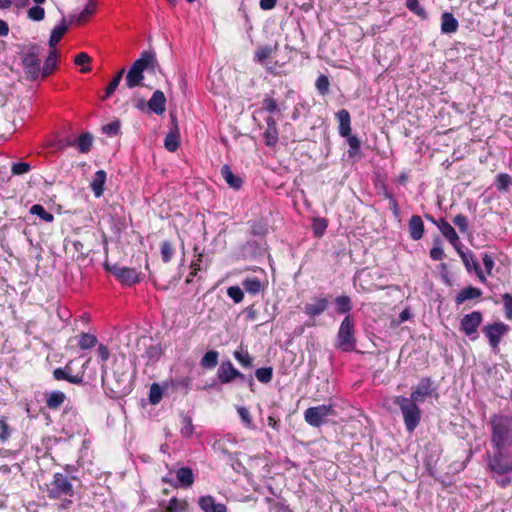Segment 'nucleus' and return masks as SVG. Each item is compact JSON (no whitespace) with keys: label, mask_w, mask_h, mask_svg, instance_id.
<instances>
[{"label":"nucleus","mask_w":512,"mask_h":512,"mask_svg":"<svg viewBox=\"0 0 512 512\" xmlns=\"http://www.w3.org/2000/svg\"><path fill=\"white\" fill-rule=\"evenodd\" d=\"M491 441L497 449L512 445V416L495 415L490 421Z\"/></svg>","instance_id":"nucleus-1"},{"label":"nucleus","mask_w":512,"mask_h":512,"mask_svg":"<svg viewBox=\"0 0 512 512\" xmlns=\"http://www.w3.org/2000/svg\"><path fill=\"white\" fill-rule=\"evenodd\" d=\"M155 55L149 51H143L140 58H138L130 67L125 78V84L129 89H133L142 84L144 80V70L149 66H153Z\"/></svg>","instance_id":"nucleus-2"},{"label":"nucleus","mask_w":512,"mask_h":512,"mask_svg":"<svg viewBox=\"0 0 512 512\" xmlns=\"http://www.w3.org/2000/svg\"><path fill=\"white\" fill-rule=\"evenodd\" d=\"M394 403L401 410L407 431L413 432L421 420V410L418 404L404 396H396Z\"/></svg>","instance_id":"nucleus-3"},{"label":"nucleus","mask_w":512,"mask_h":512,"mask_svg":"<svg viewBox=\"0 0 512 512\" xmlns=\"http://www.w3.org/2000/svg\"><path fill=\"white\" fill-rule=\"evenodd\" d=\"M47 494L51 499L71 497L74 494L73 485L66 475L55 473L53 480L47 484Z\"/></svg>","instance_id":"nucleus-4"},{"label":"nucleus","mask_w":512,"mask_h":512,"mask_svg":"<svg viewBox=\"0 0 512 512\" xmlns=\"http://www.w3.org/2000/svg\"><path fill=\"white\" fill-rule=\"evenodd\" d=\"M41 50L40 46L33 44L23 53L22 64L26 76L30 80H36L41 73L39 58Z\"/></svg>","instance_id":"nucleus-5"},{"label":"nucleus","mask_w":512,"mask_h":512,"mask_svg":"<svg viewBox=\"0 0 512 512\" xmlns=\"http://www.w3.org/2000/svg\"><path fill=\"white\" fill-rule=\"evenodd\" d=\"M356 339L354 337V321L350 315H347L338 330L337 347L343 351H352L355 348Z\"/></svg>","instance_id":"nucleus-6"},{"label":"nucleus","mask_w":512,"mask_h":512,"mask_svg":"<svg viewBox=\"0 0 512 512\" xmlns=\"http://www.w3.org/2000/svg\"><path fill=\"white\" fill-rule=\"evenodd\" d=\"M217 377L222 384H227L235 379H239L241 382H247L251 387L254 383L252 376L247 378L243 373L238 371L231 361L222 362L217 370Z\"/></svg>","instance_id":"nucleus-7"},{"label":"nucleus","mask_w":512,"mask_h":512,"mask_svg":"<svg viewBox=\"0 0 512 512\" xmlns=\"http://www.w3.org/2000/svg\"><path fill=\"white\" fill-rule=\"evenodd\" d=\"M489 467L494 474L502 475L512 472V454L503 452L502 449L494 452L489 460Z\"/></svg>","instance_id":"nucleus-8"},{"label":"nucleus","mask_w":512,"mask_h":512,"mask_svg":"<svg viewBox=\"0 0 512 512\" xmlns=\"http://www.w3.org/2000/svg\"><path fill=\"white\" fill-rule=\"evenodd\" d=\"M334 411L331 405H319L315 407H310L305 410L304 412V418L305 421L313 426V427H320L325 419L333 415Z\"/></svg>","instance_id":"nucleus-9"},{"label":"nucleus","mask_w":512,"mask_h":512,"mask_svg":"<svg viewBox=\"0 0 512 512\" xmlns=\"http://www.w3.org/2000/svg\"><path fill=\"white\" fill-rule=\"evenodd\" d=\"M483 321L482 313L473 311L463 316L460 321V330L472 340L478 338V327Z\"/></svg>","instance_id":"nucleus-10"},{"label":"nucleus","mask_w":512,"mask_h":512,"mask_svg":"<svg viewBox=\"0 0 512 512\" xmlns=\"http://www.w3.org/2000/svg\"><path fill=\"white\" fill-rule=\"evenodd\" d=\"M105 267L123 285L131 286L140 281L139 273L134 268L119 266V265L109 266L107 264L105 265Z\"/></svg>","instance_id":"nucleus-11"},{"label":"nucleus","mask_w":512,"mask_h":512,"mask_svg":"<svg viewBox=\"0 0 512 512\" xmlns=\"http://www.w3.org/2000/svg\"><path fill=\"white\" fill-rule=\"evenodd\" d=\"M437 397L438 394L436 392V388L433 387L432 380L429 377L422 378L418 385L413 389L410 397L408 399L413 402L419 404L423 403L427 397Z\"/></svg>","instance_id":"nucleus-12"},{"label":"nucleus","mask_w":512,"mask_h":512,"mask_svg":"<svg viewBox=\"0 0 512 512\" xmlns=\"http://www.w3.org/2000/svg\"><path fill=\"white\" fill-rule=\"evenodd\" d=\"M90 362V359H88L82 366V372L73 375L72 374V367L71 363L69 362L64 368H56L53 371V376L56 380H66L72 384H81L84 380V372L87 368L88 364Z\"/></svg>","instance_id":"nucleus-13"},{"label":"nucleus","mask_w":512,"mask_h":512,"mask_svg":"<svg viewBox=\"0 0 512 512\" xmlns=\"http://www.w3.org/2000/svg\"><path fill=\"white\" fill-rule=\"evenodd\" d=\"M509 328L502 322H496L493 324L486 325L483 329L486 337L489 340V344L493 349H496L501 341L503 335L508 332Z\"/></svg>","instance_id":"nucleus-14"},{"label":"nucleus","mask_w":512,"mask_h":512,"mask_svg":"<svg viewBox=\"0 0 512 512\" xmlns=\"http://www.w3.org/2000/svg\"><path fill=\"white\" fill-rule=\"evenodd\" d=\"M427 218L437 226L442 235L451 243L455 249H458L461 246L459 236L449 222H447L445 219H439L436 221L433 217Z\"/></svg>","instance_id":"nucleus-15"},{"label":"nucleus","mask_w":512,"mask_h":512,"mask_svg":"<svg viewBox=\"0 0 512 512\" xmlns=\"http://www.w3.org/2000/svg\"><path fill=\"white\" fill-rule=\"evenodd\" d=\"M148 107L157 115H161L166 109V97L160 90H156L150 100L148 101Z\"/></svg>","instance_id":"nucleus-16"},{"label":"nucleus","mask_w":512,"mask_h":512,"mask_svg":"<svg viewBox=\"0 0 512 512\" xmlns=\"http://www.w3.org/2000/svg\"><path fill=\"white\" fill-rule=\"evenodd\" d=\"M328 304L326 298H317L305 305L304 312L311 317H315L322 314L328 308Z\"/></svg>","instance_id":"nucleus-17"},{"label":"nucleus","mask_w":512,"mask_h":512,"mask_svg":"<svg viewBox=\"0 0 512 512\" xmlns=\"http://www.w3.org/2000/svg\"><path fill=\"white\" fill-rule=\"evenodd\" d=\"M410 237L417 241L423 237L424 234V223L420 216L413 215L408 223Z\"/></svg>","instance_id":"nucleus-18"},{"label":"nucleus","mask_w":512,"mask_h":512,"mask_svg":"<svg viewBox=\"0 0 512 512\" xmlns=\"http://www.w3.org/2000/svg\"><path fill=\"white\" fill-rule=\"evenodd\" d=\"M459 27L458 20L450 12H444L441 15V32L443 34H453Z\"/></svg>","instance_id":"nucleus-19"},{"label":"nucleus","mask_w":512,"mask_h":512,"mask_svg":"<svg viewBox=\"0 0 512 512\" xmlns=\"http://www.w3.org/2000/svg\"><path fill=\"white\" fill-rule=\"evenodd\" d=\"M199 506L204 512H226V506L217 503L212 496H202L199 499Z\"/></svg>","instance_id":"nucleus-20"},{"label":"nucleus","mask_w":512,"mask_h":512,"mask_svg":"<svg viewBox=\"0 0 512 512\" xmlns=\"http://www.w3.org/2000/svg\"><path fill=\"white\" fill-rule=\"evenodd\" d=\"M336 117L339 121V134L349 136L351 134V117L350 113L346 109H342L336 113Z\"/></svg>","instance_id":"nucleus-21"},{"label":"nucleus","mask_w":512,"mask_h":512,"mask_svg":"<svg viewBox=\"0 0 512 512\" xmlns=\"http://www.w3.org/2000/svg\"><path fill=\"white\" fill-rule=\"evenodd\" d=\"M221 175H222L223 179L226 181V183L231 188H233L235 190H238L241 188L243 181L239 176L235 175L232 172L230 166L223 165L221 167Z\"/></svg>","instance_id":"nucleus-22"},{"label":"nucleus","mask_w":512,"mask_h":512,"mask_svg":"<svg viewBox=\"0 0 512 512\" xmlns=\"http://www.w3.org/2000/svg\"><path fill=\"white\" fill-rule=\"evenodd\" d=\"M482 295V291L479 288L468 286L462 289L456 296L455 302L457 305L463 304L467 300L479 298Z\"/></svg>","instance_id":"nucleus-23"},{"label":"nucleus","mask_w":512,"mask_h":512,"mask_svg":"<svg viewBox=\"0 0 512 512\" xmlns=\"http://www.w3.org/2000/svg\"><path fill=\"white\" fill-rule=\"evenodd\" d=\"M105 182L106 172L104 170H98L90 184L95 197L99 198L103 195Z\"/></svg>","instance_id":"nucleus-24"},{"label":"nucleus","mask_w":512,"mask_h":512,"mask_svg":"<svg viewBox=\"0 0 512 512\" xmlns=\"http://www.w3.org/2000/svg\"><path fill=\"white\" fill-rule=\"evenodd\" d=\"M68 29V25L66 23V20L63 18L61 22L55 26L51 32L50 38H49V46L51 48H55V46L59 43L63 35Z\"/></svg>","instance_id":"nucleus-25"},{"label":"nucleus","mask_w":512,"mask_h":512,"mask_svg":"<svg viewBox=\"0 0 512 512\" xmlns=\"http://www.w3.org/2000/svg\"><path fill=\"white\" fill-rule=\"evenodd\" d=\"M66 400V395L64 392L59 390H54L50 392L46 399V405L48 408L56 410L60 406L63 405V403Z\"/></svg>","instance_id":"nucleus-26"},{"label":"nucleus","mask_w":512,"mask_h":512,"mask_svg":"<svg viewBox=\"0 0 512 512\" xmlns=\"http://www.w3.org/2000/svg\"><path fill=\"white\" fill-rule=\"evenodd\" d=\"M68 144L69 145L76 144L79 152L87 153L92 147L93 137L90 133H83L79 136V138L77 140H75L74 142L70 141V142H68Z\"/></svg>","instance_id":"nucleus-27"},{"label":"nucleus","mask_w":512,"mask_h":512,"mask_svg":"<svg viewBox=\"0 0 512 512\" xmlns=\"http://www.w3.org/2000/svg\"><path fill=\"white\" fill-rule=\"evenodd\" d=\"M242 285L245 291L251 295H256L263 289V283L256 277L245 278Z\"/></svg>","instance_id":"nucleus-28"},{"label":"nucleus","mask_w":512,"mask_h":512,"mask_svg":"<svg viewBox=\"0 0 512 512\" xmlns=\"http://www.w3.org/2000/svg\"><path fill=\"white\" fill-rule=\"evenodd\" d=\"M177 480L183 487H190L194 482V474L188 467H182L176 472Z\"/></svg>","instance_id":"nucleus-29"},{"label":"nucleus","mask_w":512,"mask_h":512,"mask_svg":"<svg viewBox=\"0 0 512 512\" xmlns=\"http://www.w3.org/2000/svg\"><path fill=\"white\" fill-rule=\"evenodd\" d=\"M456 251L459 254L467 271L470 272L475 268V266L479 265L472 251H463L461 247L456 249Z\"/></svg>","instance_id":"nucleus-30"},{"label":"nucleus","mask_w":512,"mask_h":512,"mask_svg":"<svg viewBox=\"0 0 512 512\" xmlns=\"http://www.w3.org/2000/svg\"><path fill=\"white\" fill-rule=\"evenodd\" d=\"M96 10V2L94 0H90L84 10L80 12L77 16H71V22L75 21L77 24H81L85 22Z\"/></svg>","instance_id":"nucleus-31"},{"label":"nucleus","mask_w":512,"mask_h":512,"mask_svg":"<svg viewBox=\"0 0 512 512\" xmlns=\"http://www.w3.org/2000/svg\"><path fill=\"white\" fill-rule=\"evenodd\" d=\"M218 357L219 353L217 351L210 350L203 355L200 364L203 368L212 369L217 366Z\"/></svg>","instance_id":"nucleus-32"},{"label":"nucleus","mask_w":512,"mask_h":512,"mask_svg":"<svg viewBox=\"0 0 512 512\" xmlns=\"http://www.w3.org/2000/svg\"><path fill=\"white\" fill-rule=\"evenodd\" d=\"M56 61H57V52L55 49L51 50L48 57L45 60L44 66L41 70V74L43 77H46L50 75L55 67H56Z\"/></svg>","instance_id":"nucleus-33"},{"label":"nucleus","mask_w":512,"mask_h":512,"mask_svg":"<svg viewBox=\"0 0 512 512\" xmlns=\"http://www.w3.org/2000/svg\"><path fill=\"white\" fill-rule=\"evenodd\" d=\"M98 339L95 335L90 333H81L79 336L78 346L82 350H88L96 346Z\"/></svg>","instance_id":"nucleus-34"},{"label":"nucleus","mask_w":512,"mask_h":512,"mask_svg":"<svg viewBox=\"0 0 512 512\" xmlns=\"http://www.w3.org/2000/svg\"><path fill=\"white\" fill-rule=\"evenodd\" d=\"M125 73V68L120 69L115 77L112 79V81L109 83V85L106 88L105 95L103 96V99L109 98L118 88L123 75Z\"/></svg>","instance_id":"nucleus-35"},{"label":"nucleus","mask_w":512,"mask_h":512,"mask_svg":"<svg viewBox=\"0 0 512 512\" xmlns=\"http://www.w3.org/2000/svg\"><path fill=\"white\" fill-rule=\"evenodd\" d=\"M336 312L346 314L352 309L351 299L348 296H339L335 299Z\"/></svg>","instance_id":"nucleus-36"},{"label":"nucleus","mask_w":512,"mask_h":512,"mask_svg":"<svg viewBox=\"0 0 512 512\" xmlns=\"http://www.w3.org/2000/svg\"><path fill=\"white\" fill-rule=\"evenodd\" d=\"M30 213L38 216L43 221L50 223L54 220L53 214L47 212L44 207L40 204H35L30 208Z\"/></svg>","instance_id":"nucleus-37"},{"label":"nucleus","mask_w":512,"mask_h":512,"mask_svg":"<svg viewBox=\"0 0 512 512\" xmlns=\"http://www.w3.org/2000/svg\"><path fill=\"white\" fill-rule=\"evenodd\" d=\"M164 146L170 152L176 151L179 147L178 133L170 132L169 134H167V136L165 137Z\"/></svg>","instance_id":"nucleus-38"},{"label":"nucleus","mask_w":512,"mask_h":512,"mask_svg":"<svg viewBox=\"0 0 512 512\" xmlns=\"http://www.w3.org/2000/svg\"><path fill=\"white\" fill-rule=\"evenodd\" d=\"M27 17L32 21H42L45 18V10L37 4L27 11Z\"/></svg>","instance_id":"nucleus-39"},{"label":"nucleus","mask_w":512,"mask_h":512,"mask_svg":"<svg viewBox=\"0 0 512 512\" xmlns=\"http://www.w3.org/2000/svg\"><path fill=\"white\" fill-rule=\"evenodd\" d=\"M265 144L267 146H273L278 141V129L277 127H267L264 132Z\"/></svg>","instance_id":"nucleus-40"},{"label":"nucleus","mask_w":512,"mask_h":512,"mask_svg":"<svg viewBox=\"0 0 512 512\" xmlns=\"http://www.w3.org/2000/svg\"><path fill=\"white\" fill-rule=\"evenodd\" d=\"M273 52V49L270 47V46H260L257 48V50L255 51V55H254V59L255 61L259 62V63H262L264 62L267 58L270 57V55L272 54Z\"/></svg>","instance_id":"nucleus-41"},{"label":"nucleus","mask_w":512,"mask_h":512,"mask_svg":"<svg viewBox=\"0 0 512 512\" xmlns=\"http://www.w3.org/2000/svg\"><path fill=\"white\" fill-rule=\"evenodd\" d=\"M262 109L269 113H274L281 110L276 100L269 95L264 97L262 101Z\"/></svg>","instance_id":"nucleus-42"},{"label":"nucleus","mask_w":512,"mask_h":512,"mask_svg":"<svg viewBox=\"0 0 512 512\" xmlns=\"http://www.w3.org/2000/svg\"><path fill=\"white\" fill-rule=\"evenodd\" d=\"M234 358L244 367H251L252 366V358L250 357L249 353L244 350H236L234 352Z\"/></svg>","instance_id":"nucleus-43"},{"label":"nucleus","mask_w":512,"mask_h":512,"mask_svg":"<svg viewBox=\"0 0 512 512\" xmlns=\"http://www.w3.org/2000/svg\"><path fill=\"white\" fill-rule=\"evenodd\" d=\"M162 399V390L157 383H153L150 386L149 401L151 404H158Z\"/></svg>","instance_id":"nucleus-44"},{"label":"nucleus","mask_w":512,"mask_h":512,"mask_svg":"<svg viewBox=\"0 0 512 512\" xmlns=\"http://www.w3.org/2000/svg\"><path fill=\"white\" fill-rule=\"evenodd\" d=\"M511 182L510 175L501 173L496 178V187L499 191H507Z\"/></svg>","instance_id":"nucleus-45"},{"label":"nucleus","mask_w":512,"mask_h":512,"mask_svg":"<svg viewBox=\"0 0 512 512\" xmlns=\"http://www.w3.org/2000/svg\"><path fill=\"white\" fill-rule=\"evenodd\" d=\"M237 412H238V415L241 418L242 422L244 423V425L249 429H254L252 417H251L248 409L243 406H240L237 408Z\"/></svg>","instance_id":"nucleus-46"},{"label":"nucleus","mask_w":512,"mask_h":512,"mask_svg":"<svg viewBox=\"0 0 512 512\" xmlns=\"http://www.w3.org/2000/svg\"><path fill=\"white\" fill-rule=\"evenodd\" d=\"M273 375V370L271 367L268 368H259L255 372V376L258 381L262 383H268L271 381Z\"/></svg>","instance_id":"nucleus-47"},{"label":"nucleus","mask_w":512,"mask_h":512,"mask_svg":"<svg viewBox=\"0 0 512 512\" xmlns=\"http://www.w3.org/2000/svg\"><path fill=\"white\" fill-rule=\"evenodd\" d=\"M185 505V502L179 501L177 498L173 497L169 500L164 512H182L185 510Z\"/></svg>","instance_id":"nucleus-48"},{"label":"nucleus","mask_w":512,"mask_h":512,"mask_svg":"<svg viewBox=\"0 0 512 512\" xmlns=\"http://www.w3.org/2000/svg\"><path fill=\"white\" fill-rule=\"evenodd\" d=\"M174 254V249L169 241H164L161 244V257L162 260L167 263L169 262Z\"/></svg>","instance_id":"nucleus-49"},{"label":"nucleus","mask_w":512,"mask_h":512,"mask_svg":"<svg viewBox=\"0 0 512 512\" xmlns=\"http://www.w3.org/2000/svg\"><path fill=\"white\" fill-rule=\"evenodd\" d=\"M452 222L459 228L461 233H467L468 232V218L463 214L456 215Z\"/></svg>","instance_id":"nucleus-50"},{"label":"nucleus","mask_w":512,"mask_h":512,"mask_svg":"<svg viewBox=\"0 0 512 512\" xmlns=\"http://www.w3.org/2000/svg\"><path fill=\"white\" fill-rule=\"evenodd\" d=\"M228 296L233 299L235 303L242 302L244 298L243 290L238 286H231L227 289Z\"/></svg>","instance_id":"nucleus-51"},{"label":"nucleus","mask_w":512,"mask_h":512,"mask_svg":"<svg viewBox=\"0 0 512 512\" xmlns=\"http://www.w3.org/2000/svg\"><path fill=\"white\" fill-rule=\"evenodd\" d=\"M406 6L410 11L414 12L418 16L422 18L426 17V11L422 6H420L418 0H406Z\"/></svg>","instance_id":"nucleus-52"},{"label":"nucleus","mask_w":512,"mask_h":512,"mask_svg":"<svg viewBox=\"0 0 512 512\" xmlns=\"http://www.w3.org/2000/svg\"><path fill=\"white\" fill-rule=\"evenodd\" d=\"M316 88L320 94L325 95L329 91V79L325 75H320L316 80Z\"/></svg>","instance_id":"nucleus-53"},{"label":"nucleus","mask_w":512,"mask_h":512,"mask_svg":"<svg viewBox=\"0 0 512 512\" xmlns=\"http://www.w3.org/2000/svg\"><path fill=\"white\" fill-rule=\"evenodd\" d=\"M344 137L347 138V142L349 145V155L353 156L360 149V140L352 134Z\"/></svg>","instance_id":"nucleus-54"},{"label":"nucleus","mask_w":512,"mask_h":512,"mask_svg":"<svg viewBox=\"0 0 512 512\" xmlns=\"http://www.w3.org/2000/svg\"><path fill=\"white\" fill-rule=\"evenodd\" d=\"M440 243V240H436L433 248L430 250V257L435 261L442 260L444 258V251Z\"/></svg>","instance_id":"nucleus-55"},{"label":"nucleus","mask_w":512,"mask_h":512,"mask_svg":"<svg viewBox=\"0 0 512 512\" xmlns=\"http://www.w3.org/2000/svg\"><path fill=\"white\" fill-rule=\"evenodd\" d=\"M182 423H183V427L181 429V434L184 437H190L194 432V427H193L191 418L187 417V416L183 417Z\"/></svg>","instance_id":"nucleus-56"},{"label":"nucleus","mask_w":512,"mask_h":512,"mask_svg":"<svg viewBox=\"0 0 512 512\" xmlns=\"http://www.w3.org/2000/svg\"><path fill=\"white\" fill-rule=\"evenodd\" d=\"M31 169L30 164L26 162H18L12 165V173L14 175H22L29 172Z\"/></svg>","instance_id":"nucleus-57"},{"label":"nucleus","mask_w":512,"mask_h":512,"mask_svg":"<svg viewBox=\"0 0 512 512\" xmlns=\"http://www.w3.org/2000/svg\"><path fill=\"white\" fill-rule=\"evenodd\" d=\"M10 437V429L4 417L0 418V442L4 443Z\"/></svg>","instance_id":"nucleus-58"},{"label":"nucleus","mask_w":512,"mask_h":512,"mask_svg":"<svg viewBox=\"0 0 512 512\" xmlns=\"http://www.w3.org/2000/svg\"><path fill=\"white\" fill-rule=\"evenodd\" d=\"M506 318L512 320V295L505 293L502 296Z\"/></svg>","instance_id":"nucleus-59"},{"label":"nucleus","mask_w":512,"mask_h":512,"mask_svg":"<svg viewBox=\"0 0 512 512\" xmlns=\"http://www.w3.org/2000/svg\"><path fill=\"white\" fill-rule=\"evenodd\" d=\"M102 130L104 133L110 136L117 135L120 130V123L118 121H113L111 123L104 125Z\"/></svg>","instance_id":"nucleus-60"},{"label":"nucleus","mask_w":512,"mask_h":512,"mask_svg":"<svg viewBox=\"0 0 512 512\" xmlns=\"http://www.w3.org/2000/svg\"><path fill=\"white\" fill-rule=\"evenodd\" d=\"M97 354L101 362H106L110 357V351L108 347L103 344L98 345Z\"/></svg>","instance_id":"nucleus-61"},{"label":"nucleus","mask_w":512,"mask_h":512,"mask_svg":"<svg viewBox=\"0 0 512 512\" xmlns=\"http://www.w3.org/2000/svg\"><path fill=\"white\" fill-rule=\"evenodd\" d=\"M494 478H495L497 484L502 488H505L508 485H510L511 481H512V478L508 474H502V475L494 474Z\"/></svg>","instance_id":"nucleus-62"},{"label":"nucleus","mask_w":512,"mask_h":512,"mask_svg":"<svg viewBox=\"0 0 512 512\" xmlns=\"http://www.w3.org/2000/svg\"><path fill=\"white\" fill-rule=\"evenodd\" d=\"M482 261H483V265L486 269L487 274L491 275L494 264H495L494 259L488 253H485V254H483Z\"/></svg>","instance_id":"nucleus-63"},{"label":"nucleus","mask_w":512,"mask_h":512,"mask_svg":"<svg viewBox=\"0 0 512 512\" xmlns=\"http://www.w3.org/2000/svg\"><path fill=\"white\" fill-rule=\"evenodd\" d=\"M91 61V58L88 56V54L82 52L76 55L75 57V64L76 65H84L85 63H89Z\"/></svg>","instance_id":"nucleus-64"}]
</instances>
